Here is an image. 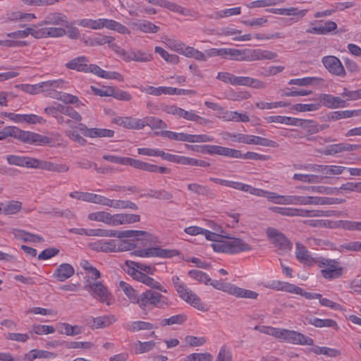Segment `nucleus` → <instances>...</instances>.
I'll list each match as a JSON object with an SVG mask.
<instances>
[{"label": "nucleus", "mask_w": 361, "mask_h": 361, "mask_svg": "<svg viewBox=\"0 0 361 361\" xmlns=\"http://www.w3.org/2000/svg\"><path fill=\"white\" fill-rule=\"evenodd\" d=\"M12 137L19 141L30 145H45L51 143V138L40 134L24 131L16 126H7L0 130V140Z\"/></svg>", "instance_id": "obj_1"}, {"label": "nucleus", "mask_w": 361, "mask_h": 361, "mask_svg": "<svg viewBox=\"0 0 361 361\" xmlns=\"http://www.w3.org/2000/svg\"><path fill=\"white\" fill-rule=\"evenodd\" d=\"M277 56L276 52L262 49H237L226 48V59L239 61H253L264 59H273Z\"/></svg>", "instance_id": "obj_2"}, {"label": "nucleus", "mask_w": 361, "mask_h": 361, "mask_svg": "<svg viewBox=\"0 0 361 361\" xmlns=\"http://www.w3.org/2000/svg\"><path fill=\"white\" fill-rule=\"evenodd\" d=\"M316 265L320 269L322 276L327 281L338 279L345 273V268L338 259L318 256Z\"/></svg>", "instance_id": "obj_3"}, {"label": "nucleus", "mask_w": 361, "mask_h": 361, "mask_svg": "<svg viewBox=\"0 0 361 361\" xmlns=\"http://www.w3.org/2000/svg\"><path fill=\"white\" fill-rule=\"evenodd\" d=\"M137 304L142 310H149L154 307L165 308L170 305L166 297L151 289L147 290L139 295Z\"/></svg>", "instance_id": "obj_4"}, {"label": "nucleus", "mask_w": 361, "mask_h": 361, "mask_svg": "<svg viewBox=\"0 0 361 361\" xmlns=\"http://www.w3.org/2000/svg\"><path fill=\"white\" fill-rule=\"evenodd\" d=\"M136 244L134 240H98L91 244L93 250L103 252H118L131 250L135 248Z\"/></svg>", "instance_id": "obj_5"}, {"label": "nucleus", "mask_w": 361, "mask_h": 361, "mask_svg": "<svg viewBox=\"0 0 361 361\" xmlns=\"http://www.w3.org/2000/svg\"><path fill=\"white\" fill-rule=\"evenodd\" d=\"M172 281L181 299L198 310L202 312H207L208 310V308L201 301V299L190 289L188 288L183 283H180L178 276H173Z\"/></svg>", "instance_id": "obj_6"}, {"label": "nucleus", "mask_w": 361, "mask_h": 361, "mask_svg": "<svg viewBox=\"0 0 361 361\" xmlns=\"http://www.w3.org/2000/svg\"><path fill=\"white\" fill-rule=\"evenodd\" d=\"M132 254L141 257H158L161 258H171L179 255L178 250L175 249H163L160 247H149L135 250Z\"/></svg>", "instance_id": "obj_7"}, {"label": "nucleus", "mask_w": 361, "mask_h": 361, "mask_svg": "<svg viewBox=\"0 0 361 361\" xmlns=\"http://www.w3.org/2000/svg\"><path fill=\"white\" fill-rule=\"evenodd\" d=\"M322 62L326 69L332 75L343 78L346 75L345 70L340 61L335 56H325L322 57Z\"/></svg>", "instance_id": "obj_8"}, {"label": "nucleus", "mask_w": 361, "mask_h": 361, "mask_svg": "<svg viewBox=\"0 0 361 361\" xmlns=\"http://www.w3.org/2000/svg\"><path fill=\"white\" fill-rule=\"evenodd\" d=\"M267 233L269 238L277 249L283 252H288L291 250V243L282 233L275 228H270L267 229Z\"/></svg>", "instance_id": "obj_9"}, {"label": "nucleus", "mask_w": 361, "mask_h": 361, "mask_svg": "<svg viewBox=\"0 0 361 361\" xmlns=\"http://www.w3.org/2000/svg\"><path fill=\"white\" fill-rule=\"evenodd\" d=\"M85 289L87 290L93 296V298L99 300L103 303L110 305V302H109L110 293L107 288L101 281L88 283L85 285Z\"/></svg>", "instance_id": "obj_10"}, {"label": "nucleus", "mask_w": 361, "mask_h": 361, "mask_svg": "<svg viewBox=\"0 0 361 361\" xmlns=\"http://www.w3.org/2000/svg\"><path fill=\"white\" fill-rule=\"evenodd\" d=\"M161 109L166 114L177 116L178 118H183L190 121H197L199 118V115L195 111H186L173 104L164 105L161 106Z\"/></svg>", "instance_id": "obj_11"}, {"label": "nucleus", "mask_w": 361, "mask_h": 361, "mask_svg": "<svg viewBox=\"0 0 361 361\" xmlns=\"http://www.w3.org/2000/svg\"><path fill=\"white\" fill-rule=\"evenodd\" d=\"M32 169H39L48 171L64 173L69 170V166L66 164H60L51 161L33 159Z\"/></svg>", "instance_id": "obj_12"}, {"label": "nucleus", "mask_w": 361, "mask_h": 361, "mask_svg": "<svg viewBox=\"0 0 361 361\" xmlns=\"http://www.w3.org/2000/svg\"><path fill=\"white\" fill-rule=\"evenodd\" d=\"M209 180L216 184H219L221 185L226 186L228 188H231L238 190H241L243 192H248L250 194H255V188L250 185L245 184L241 182L228 180L218 178L211 177L209 178Z\"/></svg>", "instance_id": "obj_13"}, {"label": "nucleus", "mask_w": 361, "mask_h": 361, "mask_svg": "<svg viewBox=\"0 0 361 361\" xmlns=\"http://www.w3.org/2000/svg\"><path fill=\"white\" fill-rule=\"evenodd\" d=\"M140 234L143 235H147L146 231H142L126 230L120 231L111 229L99 228V236L100 237H116L121 239L124 238L137 236Z\"/></svg>", "instance_id": "obj_14"}, {"label": "nucleus", "mask_w": 361, "mask_h": 361, "mask_svg": "<svg viewBox=\"0 0 361 361\" xmlns=\"http://www.w3.org/2000/svg\"><path fill=\"white\" fill-rule=\"evenodd\" d=\"M39 25L40 26L52 25L68 27L69 22L66 15L59 12H54L46 16L44 20Z\"/></svg>", "instance_id": "obj_15"}, {"label": "nucleus", "mask_w": 361, "mask_h": 361, "mask_svg": "<svg viewBox=\"0 0 361 361\" xmlns=\"http://www.w3.org/2000/svg\"><path fill=\"white\" fill-rule=\"evenodd\" d=\"M295 256L297 259L304 264L310 267L316 265L317 257H312L307 249L300 243L295 244Z\"/></svg>", "instance_id": "obj_16"}, {"label": "nucleus", "mask_w": 361, "mask_h": 361, "mask_svg": "<svg viewBox=\"0 0 361 361\" xmlns=\"http://www.w3.org/2000/svg\"><path fill=\"white\" fill-rule=\"evenodd\" d=\"M361 147L359 145H352L346 142L333 144L327 146L324 154L325 155H335L343 152H353L359 149Z\"/></svg>", "instance_id": "obj_17"}, {"label": "nucleus", "mask_w": 361, "mask_h": 361, "mask_svg": "<svg viewBox=\"0 0 361 361\" xmlns=\"http://www.w3.org/2000/svg\"><path fill=\"white\" fill-rule=\"evenodd\" d=\"M322 105L329 109H338L346 107L348 104L339 97L329 94H322L320 96Z\"/></svg>", "instance_id": "obj_18"}, {"label": "nucleus", "mask_w": 361, "mask_h": 361, "mask_svg": "<svg viewBox=\"0 0 361 361\" xmlns=\"http://www.w3.org/2000/svg\"><path fill=\"white\" fill-rule=\"evenodd\" d=\"M286 342L295 345H312L314 340L300 332L288 330Z\"/></svg>", "instance_id": "obj_19"}, {"label": "nucleus", "mask_w": 361, "mask_h": 361, "mask_svg": "<svg viewBox=\"0 0 361 361\" xmlns=\"http://www.w3.org/2000/svg\"><path fill=\"white\" fill-rule=\"evenodd\" d=\"M113 123L128 129H142V121L140 118L132 117H116L113 119Z\"/></svg>", "instance_id": "obj_20"}, {"label": "nucleus", "mask_w": 361, "mask_h": 361, "mask_svg": "<svg viewBox=\"0 0 361 361\" xmlns=\"http://www.w3.org/2000/svg\"><path fill=\"white\" fill-rule=\"evenodd\" d=\"M62 116H64V120L68 121L71 123L70 124L65 125L71 128H75L76 124L82 121V116L72 106L63 105Z\"/></svg>", "instance_id": "obj_21"}, {"label": "nucleus", "mask_w": 361, "mask_h": 361, "mask_svg": "<svg viewBox=\"0 0 361 361\" xmlns=\"http://www.w3.org/2000/svg\"><path fill=\"white\" fill-rule=\"evenodd\" d=\"M188 190L193 194L203 196L208 199L216 198V194L207 185L191 183L187 185Z\"/></svg>", "instance_id": "obj_22"}, {"label": "nucleus", "mask_w": 361, "mask_h": 361, "mask_svg": "<svg viewBox=\"0 0 361 361\" xmlns=\"http://www.w3.org/2000/svg\"><path fill=\"white\" fill-rule=\"evenodd\" d=\"M255 194H252L253 195L258 197H264L267 198L269 200L280 204H288V195H277L275 192L266 191L259 188H255Z\"/></svg>", "instance_id": "obj_23"}, {"label": "nucleus", "mask_w": 361, "mask_h": 361, "mask_svg": "<svg viewBox=\"0 0 361 361\" xmlns=\"http://www.w3.org/2000/svg\"><path fill=\"white\" fill-rule=\"evenodd\" d=\"M247 77L236 76L228 72H219L216 79L232 85L245 86Z\"/></svg>", "instance_id": "obj_24"}, {"label": "nucleus", "mask_w": 361, "mask_h": 361, "mask_svg": "<svg viewBox=\"0 0 361 361\" xmlns=\"http://www.w3.org/2000/svg\"><path fill=\"white\" fill-rule=\"evenodd\" d=\"M133 274L135 276V279H134L135 280L145 283L151 288L156 289L165 293H167L166 289H165L159 282L155 281L148 275L144 273H136L135 271L133 272Z\"/></svg>", "instance_id": "obj_25"}, {"label": "nucleus", "mask_w": 361, "mask_h": 361, "mask_svg": "<svg viewBox=\"0 0 361 361\" xmlns=\"http://www.w3.org/2000/svg\"><path fill=\"white\" fill-rule=\"evenodd\" d=\"M75 269L73 266L68 263L60 264L55 270L53 276L59 281H65L74 275Z\"/></svg>", "instance_id": "obj_26"}, {"label": "nucleus", "mask_w": 361, "mask_h": 361, "mask_svg": "<svg viewBox=\"0 0 361 361\" xmlns=\"http://www.w3.org/2000/svg\"><path fill=\"white\" fill-rule=\"evenodd\" d=\"M337 29V24L331 20H327L324 25H319L306 30L307 33L326 35Z\"/></svg>", "instance_id": "obj_27"}, {"label": "nucleus", "mask_w": 361, "mask_h": 361, "mask_svg": "<svg viewBox=\"0 0 361 361\" xmlns=\"http://www.w3.org/2000/svg\"><path fill=\"white\" fill-rule=\"evenodd\" d=\"M114 37L111 36H107L100 33L96 34L94 36L83 37L82 39L84 44L89 47L104 45L107 44V42H114Z\"/></svg>", "instance_id": "obj_28"}, {"label": "nucleus", "mask_w": 361, "mask_h": 361, "mask_svg": "<svg viewBox=\"0 0 361 361\" xmlns=\"http://www.w3.org/2000/svg\"><path fill=\"white\" fill-rule=\"evenodd\" d=\"M89 62L87 57L85 56H80L66 63V67L68 69L86 73Z\"/></svg>", "instance_id": "obj_29"}, {"label": "nucleus", "mask_w": 361, "mask_h": 361, "mask_svg": "<svg viewBox=\"0 0 361 361\" xmlns=\"http://www.w3.org/2000/svg\"><path fill=\"white\" fill-rule=\"evenodd\" d=\"M228 239L230 254H236L252 250V247L241 238H228Z\"/></svg>", "instance_id": "obj_30"}, {"label": "nucleus", "mask_w": 361, "mask_h": 361, "mask_svg": "<svg viewBox=\"0 0 361 361\" xmlns=\"http://www.w3.org/2000/svg\"><path fill=\"white\" fill-rule=\"evenodd\" d=\"M308 324L314 326L315 327H331L336 330L339 329L336 322L331 319H319L313 316H307L305 317Z\"/></svg>", "instance_id": "obj_31"}, {"label": "nucleus", "mask_w": 361, "mask_h": 361, "mask_svg": "<svg viewBox=\"0 0 361 361\" xmlns=\"http://www.w3.org/2000/svg\"><path fill=\"white\" fill-rule=\"evenodd\" d=\"M152 60V55L143 52L140 50H130L126 51L124 61L129 62L131 61L139 62H148Z\"/></svg>", "instance_id": "obj_32"}, {"label": "nucleus", "mask_w": 361, "mask_h": 361, "mask_svg": "<svg viewBox=\"0 0 361 361\" xmlns=\"http://www.w3.org/2000/svg\"><path fill=\"white\" fill-rule=\"evenodd\" d=\"M116 321L114 316H103L96 318H90L87 322L88 325L92 329L105 328L110 326Z\"/></svg>", "instance_id": "obj_33"}, {"label": "nucleus", "mask_w": 361, "mask_h": 361, "mask_svg": "<svg viewBox=\"0 0 361 361\" xmlns=\"http://www.w3.org/2000/svg\"><path fill=\"white\" fill-rule=\"evenodd\" d=\"M63 105L58 104L56 106H49L44 109V112L49 116L55 118L57 123L60 125L70 124L68 121L64 120V116H62V109Z\"/></svg>", "instance_id": "obj_34"}, {"label": "nucleus", "mask_w": 361, "mask_h": 361, "mask_svg": "<svg viewBox=\"0 0 361 361\" xmlns=\"http://www.w3.org/2000/svg\"><path fill=\"white\" fill-rule=\"evenodd\" d=\"M33 159L34 157L17 155H8L6 157V160L9 164L26 168H32Z\"/></svg>", "instance_id": "obj_35"}, {"label": "nucleus", "mask_w": 361, "mask_h": 361, "mask_svg": "<svg viewBox=\"0 0 361 361\" xmlns=\"http://www.w3.org/2000/svg\"><path fill=\"white\" fill-rule=\"evenodd\" d=\"M147 265L142 263L135 262L131 260H126L123 269L126 273L130 276L133 279H135V275L133 272L136 273H145Z\"/></svg>", "instance_id": "obj_36"}, {"label": "nucleus", "mask_w": 361, "mask_h": 361, "mask_svg": "<svg viewBox=\"0 0 361 361\" xmlns=\"http://www.w3.org/2000/svg\"><path fill=\"white\" fill-rule=\"evenodd\" d=\"M221 114L220 118L225 121H242L244 123L250 121V118L246 114H241L238 111H224V109Z\"/></svg>", "instance_id": "obj_37"}, {"label": "nucleus", "mask_w": 361, "mask_h": 361, "mask_svg": "<svg viewBox=\"0 0 361 361\" xmlns=\"http://www.w3.org/2000/svg\"><path fill=\"white\" fill-rule=\"evenodd\" d=\"M133 29L145 33H157L159 27L148 20H139L132 25Z\"/></svg>", "instance_id": "obj_38"}, {"label": "nucleus", "mask_w": 361, "mask_h": 361, "mask_svg": "<svg viewBox=\"0 0 361 361\" xmlns=\"http://www.w3.org/2000/svg\"><path fill=\"white\" fill-rule=\"evenodd\" d=\"M142 121V129L145 126H149L152 129H164L167 128L166 123L157 117L149 116L141 119Z\"/></svg>", "instance_id": "obj_39"}, {"label": "nucleus", "mask_w": 361, "mask_h": 361, "mask_svg": "<svg viewBox=\"0 0 361 361\" xmlns=\"http://www.w3.org/2000/svg\"><path fill=\"white\" fill-rule=\"evenodd\" d=\"M125 328L130 331L135 332L141 330H150L154 328V324L143 321H135L128 323Z\"/></svg>", "instance_id": "obj_40"}, {"label": "nucleus", "mask_w": 361, "mask_h": 361, "mask_svg": "<svg viewBox=\"0 0 361 361\" xmlns=\"http://www.w3.org/2000/svg\"><path fill=\"white\" fill-rule=\"evenodd\" d=\"M188 319V317L185 314H179L171 316L169 318L162 319L160 320L159 324L162 326H171L174 324L181 325L185 323Z\"/></svg>", "instance_id": "obj_41"}, {"label": "nucleus", "mask_w": 361, "mask_h": 361, "mask_svg": "<svg viewBox=\"0 0 361 361\" xmlns=\"http://www.w3.org/2000/svg\"><path fill=\"white\" fill-rule=\"evenodd\" d=\"M15 236L23 240L24 242L40 243L43 241L42 236L28 233L24 230H17L15 233Z\"/></svg>", "instance_id": "obj_42"}, {"label": "nucleus", "mask_w": 361, "mask_h": 361, "mask_svg": "<svg viewBox=\"0 0 361 361\" xmlns=\"http://www.w3.org/2000/svg\"><path fill=\"white\" fill-rule=\"evenodd\" d=\"M22 207V203L18 201H7L3 203L2 212L6 215L15 214L18 213Z\"/></svg>", "instance_id": "obj_43"}, {"label": "nucleus", "mask_w": 361, "mask_h": 361, "mask_svg": "<svg viewBox=\"0 0 361 361\" xmlns=\"http://www.w3.org/2000/svg\"><path fill=\"white\" fill-rule=\"evenodd\" d=\"M64 84L63 80H48L38 84L40 92H44L48 94L51 89L62 87Z\"/></svg>", "instance_id": "obj_44"}, {"label": "nucleus", "mask_w": 361, "mask_h": 361, "mask_svg": "<svg viewBox=\"0 0 361 361\" xmlns=\"http://www.w3.org/2000/svg\"><path fill=\"white\" fill-rule=\"evenodd\" d=\"M293 178L302 183H318L322 182L323 177L314 174L295 173Z\"/></svg>", "instance_id": "obj_45"}, {"label": "nucleus", "mask_w": 361, "mask_h": 361, "mask_svg": "<svg viewBox=\"0 0 361 361\" xmlns=\"http://www.w3.org/2000/svg\"><path fill=\"white\" fill-rule=\"evenodd\" d=\"M293 284L282 282L280 281H273L264 285L266 288L274 289L276 290H283L288 293H292L293 290Z\"/></svg>", "instance_id": "obj_46"}, {"label": "nucleus", "mask_w": 361, "mask_h": 361, "mask_svg": "<svg viewBox=\"0 0 361 361\" xmlns=\"http://www.w3.org/2000/svg\"><path fill=\"white\" fill-rule=\"evenodd\" d=\"M350 221L348 220H338L332 221L329 219L324 220V228L335 229L342 228L344 230L350 231Z\"/></svg>", "instance_id": "obj_47"}, {"label": "nucleus", "mask_w": 361, "mask_h": 361, "mask_svg": "<svg viewBox=\"0 0 361 361\" xmlns=\"http://www.w3.org/2000/svg\"><path fill=\"white\" fill-rule=\"evenodd\" d=\"M121 288L123 290L125 294L128 296V299L132 303L137 304L139 300V295L137 291L128 283L121 281L119 283Z\"/></svg>", "instance_id": "obj_48"}, {"label": "nucleus", "mask_w": 361, "mask_h": 361, "mask_svg": "<svg viewBox=\"0 0 361 361\" xmlns=\"http://www.w3.org/2000/svg\"><path fill=\"white\" fill-rule=\"evenodd\" d=\"M232 295L238 298L257 299L259 294L255 291L244 289L234 285Z\"/></svg>", "instance_id": "obj_49"}, {"label": "nucleus", "mask_w": 361, "mask_h": 361, "mask_svg": "<svg viewBox=\"0 0 361 361\" xmlns=\"http://www.w3.org/2000/svg\"><path fill=\"white\" fill-rule=\"evenodd\" d=\"M147 197L169 200L173 198V194L164 189L154 190H149L148 193L145 195Z\"/></svg>", "instance_id": "obj_50"}, {"label": "nucleus", "mask_w": 361, "mask_h": 361, "mask_svg": "<svg viewBox=\"0 0 361 361\" xmlns=\"http://www.w3.org/2000/svg\"><path fill=\"white\" fill-rule=\"evenodd\" d=\"M249 145H257L264 147H276L277 143L275 141L269 140L265 137H262L255 135H250V143Z\"/></svg>", "instance_id": "obj_51"}, {"label": "nucleus", "mask_w": 361, "mask_h": 361, "mask_svg": "<svg viewBox=\"0 0 361 361\" xmlns=\"http://www.w3.org/2000/svg\"><path fill=\"white\" fill-rule=\"evenodd\" d=\"M164 8L171 11L181 14L185 16H188L191 15L190 10L183 8L177 4L169 1L167 0H166Z\"/></svg>", "instance_id": "obj_52"}, {"label": "nucleus", "mask_w": 361, "mask_h": 361, "mask_svg": "<svg viewBox=\"0 0 361 361\" xmlns=\"http://www.w3.org/2000/svg\"><path fill=\"white\" fill-rule=\"evenodd\" d=\"M161 135L171 140L189 142L190 134L188 133L164 130L161 132Z\"/></svg>", "instance_id": "obj_53"}, {"label": "nucleus", "mask_w": 361, "mask_h": 361, "mask_svg": "<svg viewBox=\"0 0 361 361\" xmlns=\"http://www.w3.org/2000/svg\"><path fill=\"white\" fill-rule=\"evenodd\" d=\"M140 221V215L129 213H119V223L121 225L131 224Z\"/></svg>", "instance_id": "obj_54"}, {"label": "nucleus", "mask_w": 361, "mask_h": 361, "mask_svg": "<svg viewBox=\"0 0 361 361\" xmlns=\"http://www.w3.org/2000/svg\"><path fill=\"white\" fill-rule=\"evenodd\" d=\"M225 238L226 240H222V238H220L216 243H213L212 244V247L215 252L230 254L229 239L226 236H225Z\"/></svg>", "instance_id": "obj_55"}, {"label": "nucleus", "mask_w": 361, "mask_h": 361, "mask_svg": "<svg viewBox=\"0 0 361 361\" xmlns=\"http://www.w3.org/2000/svg\"><path fill=\"white\" fill-rule=\"evenodd\" d=\"M154 51L159 54L165 61L169 63L176 64L179 61V57L176 54H171L160 47H156Z\"/></svg>", "instance_id": "obj_56"}, {"label": "nucleus", "mask_w": 361, "mask_h": 361, "mask_svg": "<svg viewBox=\"0 0 361 361\" xmlns=\"http://www.w3.org/2000/svg\"><path fill=\"white\" fill-rule=\"evenodd\" d=\"M284 1L285 0H257L250 2L247 4V7L250 8L267 7L283 3Z\"/></svg>", "instance_id": "obj_57"}, {"label": "nucleus", "mask_w": 361, "mask_h": 361, "mask_svg": "<svg viewBox=\"0 0 361 361\" xmlns=\"http://www.w3.org/2000/svg\"><path fill=\"white\" fill-rule=\"evenodd\" d=\"M91 133L90 137L92 138L94 137H112L114 135V131L110 129L106 128H92L90 131Z\"/></svg>", "instance_id": "obj_58"}, {"label": "nucleus", "mask_w": 361, "mask_h": 361, "mask_svg": "<svg viewBox=\"0 0 361 361\" xmlns=\"http://www.w3.org/2000/svg\"><path fill=\"white\" fill-rule=\"evenodd\" d=\"M210 285L212 286L216 290H222L230 295H232L234 285L231 283H224L221 281H212Z\"/></svg>", "instance_id": "obj_59"}, {"label": "nucleus", "mask_w": 361, "mask_h": 361, "mask_svg": "<svg viewBox=\"0 0 361 361\" xmlns=\"http://www.w3.org/2000/svg\"><path fill=\"white\" fill-rule=\"evenodd\" d=\"M63 329H59L60 334H64L67 336H75L82 333V329L79 326H72L67 323L61 324Z\"/></svg>", "instance_id": "obj_60"}, {"label": "nucleus", "mask_w": 361, "mask_h": 361, "mask_svg": "<svg viewBox=\"0 0 361 361\" xmlns=\"http://www.w3.org/2000/svg\"><path fill=\"white\" fill-rule=\"evenodd\" d=\"M154 346L155 342L153 341L147 342L137 341L135 343V350L136 353L141 354L150 351L154 348Z\"/></svg>", "instance_id": "obj_61"}, {"label": "nucleus", "mask_w": 361, "mask_h": 361, "mask_svg": "<svg viewBox=\"0 0 361 361\" xmlns=\"http://www.w3.org/2000/svg\"><path fill=\"white\" fill-rule=\"evenodd\" d=\"M188 275L199 282L204 283L207 285L211 281V278L204 272L200 270H190L188 272Z\"/></svg>", "instance_id": "obj_62"}, {"label": "nucleus", "mask_w": 361, "mask_h": 361, "mask_svg": "<svg viewBox=\"0 0 361 361\" xmlns=\"http://www.w3.org/2000/svg\"><path fill=\"white\" fill-rule=\"evenodd\" d=\"M304 128H307V133L308 135H312L314 133H317L324 129H325V126H319L315 121L312 120H303Z\"/></svg>", "instance_id": "obj_63"}, {"label": "nucleus", "mask_w": 361, "mask_h": 361, "mask_svg": "<svg viewBox=\"0 0 361 361\" xmlns=\"http://www.w3.org/2000/svg\"><path fill=\"white\" fill-rule=\"evenodd\" d=\"M212 355L209 353H192L188 355L184 361H212Z\"/></svg>", "instance_id": "obj_64"}]
</instances>
